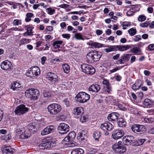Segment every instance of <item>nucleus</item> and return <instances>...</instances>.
Returning <instances> with one entry per match:
<instances>
[{
    "label": "nucleus",
    "mask_w": 154,
    "mask_h": 154,
    "mask_svg": "<svg viewBox=\"0 0 154 154\" xmlns=\"http://www.w3.org/2000/svg\"><path fill=\"white\" fill-rule=\"evenodd\" d=\"M116 51L118 50L123 51H126L131 48L129 45H115Z\"/></svg>",
    "instance_id": "20"
},
{
    "label": "nucleus",
    "mask_w": 154,
    "mask_h": 154,
    "mask_svg": "<svg viewBox=\"0 0 154 154\" xmlns=\"http://www.w3.org/2000/svg\"><path fill=\"white\" fill-rule=\"evenodd\" d=\"M153 8L152 7H149L147 8V11H148V12L149 13H152L153 12Z\"/></svg>",
    "instance_id": "63"
},
{
    "label": "nucleus",
    "mask_w": 154,
    "mask_h": 154,
    "mask_svg": "<svg viewBox=\"0 0 154 154\" xmlns=\"http://www.w3.org/2000/svg\"><path fill=\"white\" fill-rule=\"evenodd\" d=\"M15 134L21 139H27L31 136L30 133L26 132L24 127L22 126L17 127L15 131Z\"/></svg>",
    "instance_id": "1"
},
{
    "label": "nucleus",
    "mask_w": 154,
    "mask_h": 154,
    "mask_svg": "<svg viewBox=\"0 0 154 154\" xmlns=\"http://www.w3.org/2000/svg\"><path fill=\"white\" fill-rule=\"evenodd\" d=\"M76 136V134L74 131H71L68 134V137L69 139L72 140L74 139Z\"/></svg>",
    "instance_id": "45"
},
{
    "label": "nucleus",
    "mask_w": 154,
    "mask_h": 154,
    "mask_svg": "<svg viewBox=\"0 0 154 154\" xmlns=\"http://www.w3.org/2000/svg\"><path fill=\"white\" fill-rule=\"evenodd\" d=\"M62 36L64 38L69 39L70 38V35L69 34H64L62 35Z\"/></svg>",
    "instance_id": "61"
},
{
    "label": "nucleus",
    "mask_w": 154,
    "mask_h": 154,
    "mask_svg": "<svg viewBox=\"0 0 154 154\" xmlns=\"http://www.w3.org/2000/svg\"><path fill=\"white\" fill-rule=\"evenodd\" d=\"M148 21H146L145 22L141 23L140 24V26L141 27L145 28L147 27L149 25Z\"/></svg>",
    "instance_id": "58"
},
{
    "label": "nucleus",
    "mask_w": 154,
    "mask_h": 154,
    "mask_svg": "<svg viewBox=\"0 0 154 154\" xmlns=\"http://www.w3.org/2000/svg\"><path fill=\"white\" fill-rule=\"evenodd\" d=\"M104 90L107 92H109L112 90V88L110 85L106 87H104Z\"/></svg>",
    "instance_id": "56"
},
{
    "label": "nucleus",
    "mask_w": 154,
    "mask_h": 154,
    "mask_svg": "<svg viewBox=\"0 0 154 154\" xmlns=\"http://www.w3.org/2000/svg\"><path fill=\"white\" fill-rule=\"evenodd\" d=\"M55 127L54 125H49L41 131V134L45 135L53 132L55 130Z\"/></svg>",
    "instance_id": "15"
},
{
    "label": "nucleus",
    "mask_w": 154,
    "mask_h": 154,
    "mask_svg": "<svg viewBox=\"0 0 154 154\" xmlns=\"http://www.w3.org/2000/svg\"><path fill=\"white\" fill-rule=\"evenodd\" d=\"M131 25L130 22L127 21H124L122 24V26L123 29H126L127 27H129Z\"/></svg>",
    "instance_id": "43"
},
{
    "label": "nucleus",
    "mask_w": 154,
    "mask_h": 154,
    "mask_svg": "<svg viewBox=\"0 0 154 154\" xmlns=\"http://www.w3.org/2000/svg\"><path fill=\"white\" fill-rule=\"evenodd\" d=\"M130 51L137 55H140L142 54L141 50L138 47H135L131 48Z\"/></svg>",
    "instance_id": "28"
},
{
    "label": "nucleus",
    "mask_w": 154,
    "mask_h": 154,
    "mask_svg": "<svg viewBox=\"0 0 154 154\" xmlns=\"http://www.w3.org/2000/svg\"><path fill=\"white\" fill-rule=\"evenodd\" d=\"M79 146V144L76 142H70L68 143V145L67 146L68 147H78Z\"/></svg>",
    "instance_id": "53"
},
{
    "label": "nucleus",
    "mask_w": 154,
    "mask_h": 154,
    "mask_svg": "<svg viewBox=\"0 0 154 154\" xmlns=\"http://www.w3.org/2000/svg\"><path fill=\"white\" fill-rule=\"evenodd\" d=\"M84 151L81 148H76L72 150L71 154H82Z\"/></svg>",
    "instance_id": "32"
},
{
    "label": "nucleus",
    "mask_w": 154,
    "mask_h": 154,
    "mask_svg": "<svg viewBox=\"0 0 154 154\" xmlns=\"http://www.w3.org/2000/svg\"><path fill=\"white\" fill-rule=\"evenodd\" d=\"M0 66L2 69L4 70H8L11 68L12 64L10 62L6 60L2 62Z\"/></svg>",
    "instance_id": "19"
},
{
    "label": "nucleus",
    "mask_w": 154,
    "mask_h": 154,
    "mask_svg": "<svg viewBox=\"0 0 154 154\" xmlns=\"http://www.w3.org/2000/svg\"><path fill=\"white\" fill-rule=\"evenodd\" d=\"M46 11L50 15H53L55 12V10L51 8H48Z\"/></svg>",
    "instance_id": "49"
},
{
    "label": "nucleus",
    "mask_w": 154,
    "mask_h": 154,
    "mask_svg": "<svg viewBox=\"0 0 154 154\" xmlns=\"http://www.w3.org/2000/svg\"><path fill=\"white\" fill-rule=\"evenodd\" d=\"M48 112L51 115H55L59 113L62 109V107L60 105L53 103L48 105L47 107Z\"/></svg>",
    "instance_id": "2"
},
{
    "label": "nucleus",
    "mask_w": 154,
    "mask_h": 154,
    "mask_svg": "<svg viewBox=\"0 0 154 154\" xmlns=\"http://www.w3.org/2000/svg\"><path fill=\"white\" fill-rule=\"evenodd\" d=\"M75 37L78 40H84L83 37L80 33H76L75 34Z\"/></svg>",
    "instance_id": "50"
},
{
    "label": "nucleus",
    "mask_w": 154,
    "mask_h": 154,
    "mask_svg": "<svg viewBox=\"0 0 154 154\" xmlns=\"http://www.w3.org/2000/svg\"><path fill=\"white\" fill-rule=\"evenodd\" d=\"M89 45L91 46L92 48H100L103 46L104 44L100 43L97 42H90L89 43Z\"/></svg>",
    "instance_id": "23"
},
{
    "label": "nucleus",
    "mask_w": 154,
    "mask_h": 154,
    "mask_svg": "<svg viewBox=\"0 0 154 154\" xmlns=\"http://www.w3.org/2000/svg\"><path fill=\"white\" fill-rule=\"evenodd\" d=\"M14 149L10 146H5L2 150L3 154H12Z\"/></svg>",
    "instance_id": "21"
},
{
    "label": "nucleus",
    "mask_w": 154,
    "mask_h": 154,
    "mask_svg": "<svg viewBox=\"0 0 154 154\" xmlns=\"http://www.w3.org/2000/svg\"><path fill=\"white\" fill-rule=\"evenodd\" d=\"M118 123L120 127H123L125 126L126 123L124 119L120 118L119 119Z\"/></svg>",
    "instance_id": "38"
},
{
    "label": "nucleus",
    "mask_w": 154,
    "mask_h": 154,
    "mask_svg": "<svg viewBox=\"0 0 154 154\" xmlns=\"http://www.w3.org/2000/svg\"><path fill=\"white\" fill-rule=\"evenodd\" d=\"M131 128L132 131L135 133L145 131L146 130L144 126L142 125L138 124L133 125Z\"/></svg>",
    "instance_id": "11"
},
{
    "label": "nucleus",
    "mask_w": 154,
    "mask_h": 154,
    "mask_svg": "<svg viewBox=\"0 0 154 154\" xmlns=\"http://www.w3.org/2000/svg\"><path fill=\"white\" fill-rule=\"evenodd\" d=\"M29 131H31L35 128V122H32L29 124L28 126Z\"/></svg>",
    "instance_id": "51"
},
{
    "label": "nucleus",
    "mask_w": 154,
    "mask_h": 154,
    "mask_svg": "<svg viewBox=\"0 0 154 154\" xmlns=\"http://www.w3.org/2000/svg\"><path fill=\"white\" fill-rule=\"evenodd\" d=\"M128 32L130 36H133L137 33V30L135 28H132L128 30Z\"/></svg>",
    "instance_id": "40"
},
{
    "label": "nucleus",
    "mask_w": 154,
    "mask_h": 154,
    "mask_svg": "<svg viewBox=\"0 0 154 154\" xmlns=\"http://www.w3.org/2000/svg\"><path fill=\"white\" fill-rule=\"evenodd\" d=\"M100 128L105 132L106 135L109 134V131L112 130L113 128V126L111 123L109 122H106L101 125Z\"/></svg>",
    "instance_id": "7"
},
{
    "label": "nucleus",
    "mask_w": 154,
    "mask_h": 154,
    "mask_svg": "<svg viewBox=\"0 0 154 154\" xmlns=\"http://www.w3.org/2000/svg\"><path fill=\"white\" fill-rule=\"evenodd\" d=\"M34 76L35 77L39 75L40 73V71L39 67L37 66H34L31 68Z\"/></svg>",
    "instance_id": "27"
},
{
    "label": "nucleus",
    "mask_w": 154,
    "mask_h": 154,
    "mask_svg": "<svg viewBox=\"0 0 154 154\" xmlns=\"http://www.w3.org/2000/svg\"><path fill=\"white\" fill-rule=\"evenodd\" d=\"M63 43V41H57L55 42L53 44V46L54 48H60V45Z\"/></svg>",
    "instance_id": "42"
},
{
    "label": "nucleus",
    "mask_w": 154,
    "mask_h": 154,
    "mask_svg": "<svg viewBox=\"0 0 154 154\" xmlns=\"http://www.w3.org/2000/svg\"><path fill=\"white\" fill-rule=\"evenodd\" d=\"M142 81L140 80L136 81L132 86V88L134 90H136L140 89L141 86Z\"/></svg>",
    "instance_id": "22"
},
{
    "label": "nucleus",
    "mask_w": 154,
    "mask_h": 154,
    "mask_svg": "<svg viewBox=\"0 0 154 154\" xmlns=\"http://www.w3.org/2000/svg\"><path fill=\"white\" fill-rule=\"evenodd\" d=\"M106 47L108 48L105 49L104 50L106 52L108 53L112 51H116L115 45L109 46L108 45Z\"/></svg>",
    "instance_id": "31"
},
{
    "label": "nucleus",
    "mask_w": 154,
    "mask_h": 154,
    "mask_svg": "<svg viewBox=\"0 0 154 154\" xmlns=\"http://www.w3.org/2000/svg\"><path fill=\"white\" fill-rule=\"evenodd\" d=\"M54 142L50 138H46L43 139L41 143L39 145V147L40 149H47L53 146L54 144Z\"/></svg>",
    "instance_id": "6"
},
{
    "label": "nucleus",
    "mask_w": 154,
    "mask_h": 154,
    "mask_svg": "<svg viewBox=\"0 0 154 154\" xmlns=\"http://www.w3.org/2000/svg\"><path fill=\"white\" fill-rule=\"evenodd\" d=\"M64 72L66 73H68L70 71V67L69 65L67 64H63L62 65Z\"/></svg>",
    "instance_id": "36"
},
{
    "label": "nucleus",
    "mask_w": 154,
    "mask_h": 154,
    "mask_svg": "<svg viewBox=\"0 0 154 154\" xmlns=\"http://www.w3.org/2000/svg\"><path fill=\"white\" fill-rule=\"evenodd\" d=\"M71 140L69 139V138L67 137H65L62 141V144L64 145H68V143H70V141Z\"/></svg>",
    "instance_id": "46"
},
{
    "label": "nucleus",
    "mask_w": 154,
    "mask_h": 154,
    "mask_svg": "<svg viewBox=\"0 0 154 154\" xmlns=\"http://www.w3.org/2000/svg\"><path fill=\"white\" fill-rule=\"evenodd\" d=\"M75 98L78 102L83 103L87 102L90 98L89 94L84 92H79L76 95Z\"/></svg>",
    "instance_id": "5"
},
{
    "label": "nucleus",
    "mask_w": 154,
    "mask_h": 154,
    "mask_svg": "<svg viewBox=\"0 0 154 154\" xmlns=\"http://www.w3.org/2000/svg\"><path fill=\"white\" fill-rule=\"evenodd\" d=\"M26 75L28 77L32 78L35 77L31 68H29L26 73Z\"/></svg>",
    "instance_id": "47"
},
{
    "label": "nucleus",
    "mask_w": 154,
    "mask_h": 154,
    "mask_svg": "<svg viewBox=\"0 0 154 154\" xmlns=\"http://www.w3.org/2000/svg\"><path fill=\"white\" fill-rule=\"evenodd\" d=\"M118 107L122 110H125L126 109V107L124 106V104H119L118 105Z\"/></svg>",
    "instance_id": "60"
},
{
    "label": "nucleus",
    "mask_w": 154,
    "mask_h": 154,
    "mask_svg": "<svg viewBox=\"0 0 154 154\" xmlns=\"http://www.w3.org/2000/svg\"><path fill=\"white\" fill-rule=\"evenodd\" d=\"M154 104V102L153 101L149 99H145L143 102V104L146 106H150Z\"/></svg>",
    "instance_id": "33"
},
{
    "label": "nucleus",
    "mask_w": 154,
    "mask_h": 154,
    "mask_svg": "<svg viewBox=\"0 0 154 154\" xmlns=\"http://www.w3.org/2000/svg\"><path fill=\"white\" fill-rule=\"evenodd\" d=\"M81 68L82 71L88 74H92L95 72L94 68L90 65L83 64L81 65Z\"/></svg>",
    "instance_id": "8"
},
{
    "label": "nucleus",
    "mask_w": 154,
    "mask_h": 154,
    "mask_svg": "<svg viewBox=\"0 0 154 154\" xmlns=\"http://www.w3.org/2000/svg\"><path fill=\"white\" fill-rule=\"evenodd\" d=\"M43 95L45 97H50L51 96V92L47 91H44L43 93Z\"/></svg>",
    "instance_id": "52"
},
{
    "label": "nucleus",
    "mask_w": 154,
    "mask_h": 154,
    "mask_svg": "<svg viewBox=\"0 0 154 154\" xmlns=\"http://www.w3.org/2000/svg\"><path fill=\"white\" fill-rule=\"evenodd\" d=\"M33 27H29L27 28V31L23 34V35L25 36L26 35H30L32 33V30Z\"/></svg>",
    "instance_id": "39"
},
{
    "label": "nucleus",
    "mask_w": 154,
    "mask_h": 154,
    "mask_svg": "<svg viewBox=\"0 0 154 154\" xmlns=\"http://www.w3.org/2000/svg\"><path fill=\"white\" fill-rule=\"evenodd\" d=\"M28 109L24 105L22 104L16 108L15 111L16 114L21 115L28 111Z\"/></svg>",
    "instance_id": "12"
},
{
    "label": "nucleus",
    "mask_w": 154,
    "mask_h": 154,
    "mask_svg": "<svg viewBox=\"0 0 154 154\" xmlns=\"http://www.w3.org/2000/svg\"><path fill=\"white\" fill-rule=\"evenodd\" d=\"M31 41V40L29 39L23 38L20 40L19 42V45H22L25 44L29 43Z\"/></svg>",
    "instance_id": "34"
},
{
    "label": "nucleus",
    "mask_w": 154,
    "mask_h": 154,
    "mask_svg": "<svg viewBox=\"0 0 154 154\" xmlns=\"http://www.w3.org/2000/svg\"><path fill=\"white\" fill-rule=\"evenodd\" d=\"M148 48L150 50H154V44H151L149 45L148 46Z\"/></svg>",
    "instance_id": "64"
},
{
    "label": "nucleus",
    "mask_w": 154,
    "mask_h": 154,
    "mask_svg": "<svg viewBox=\"0 0 154 154\" xmlns=\"http://www.w3.org/2000/svg\"><path fill=\"white\" fill-rule=\"evenodd\" d=\"M124 134L123 130L117 129L113 131L112 137L113 139L117 140L121 138L124 135Z\"/></svg>",
    "instance_id": "13"
},
{
    "label": "nucleus",
    "mask_w": 154,
    "mask_h": 154,
    "mask_svg": "<svg viewBox=\"0 0 154 154\" xmlns=\"http://www.w3.org/2000/svg\"><path fill=\"white\" fill-rule=\"evenodd\" d=\"M20 86V84L18 82H15L12 84L10 88L14 91L17 90Z\"/></svg>",
    "instance_id": "30"
},
{
    "label": "nucleus",
    "mask_w": 154,
    "mask_h": 154,
    "mask_svg": "<svg viewBox=\"0 0 154 154\" xmlns=\"http://www.w3.org/2000/svg\"><path fill=\"white\" fill-rule=\"evenodd\" d=\"M131 54H125L121 56V58L119 59L118 62L121 64H124L125 62L128 61L130 58V57Z\"/></svg>",
    "instance_id": "17"
},
{
    "label": "nucleus",
    "mask_w": 154,
    "mask_h": 154,
    "mask_svg": "<svg viewBox=\"0 0 154 154\" xmlns=\"http://www.w3.org/2000/svg\"><path fill=\"white\" fill-rule=\"evenodd\" d=\"M48 80L55 82H57L58 77L56 74L52 72H48L47 74Z\"/></svg>",
    "instance_id": "16"
},
{
    "label": "nucleus",
    "mask_w": 154,
    "mask_h": 154,
    "mask_svg": "<svg viewBox=\"0 0 154 154\" xmlns=\"http://www.w3.org/2000/svg\"><path fill=\"white\" fill-rule=\"evenodd\" d=\"M141 39V36L139 35H136L134 37L133 40L135 42H137Z\"/></svg>",
    "instance_id": "57"
},
{
    "label": "nucleus",
    "mask_w": 154,
    "mask_h": 154,
    "mask_svg": "<svg viewBox=\"0 0 154 154\" xmlns=\"http://www.w3.org/2000/svg\"><path fill=\"white\" fill-rule=\"evenodd\" d=\"M57 85L60 89H66L67 84L66 82H63L62 81L58 82Z\"/></svg>",
    "instance_id": "29"
},
{
    "label": "nucleus",
    "mask_w": 154,
    "mask_h": 154,
    "mask_svg": "<svg viewBox=\"0 0 154 154\" xmlns=\"http://www.w3.org/2000/svg\"><path fill=\"white\" fill-rule=\"evenodd\" d=\"M84 112V109L82 107H78L74 109V113L76 116H81L83 114Z\"/></svg>",
    "instance_id": "25"
},
{
    "label": "nucleus",
    "mask_w": 154,
    "mask_h": 154,
    "mask_svg": "<svg viewBox=\"0 0 154 154\" xmlns=\"http://www.w3.org/2000/svg\"><path fill=\"white\" fill-rule=\"evenodd\" d=\"M13 23L15 26L21 25L22 20L20 19H14L13 21Z\"/></svg>",
    "instance_id": "44"
},
{
    "label": "nucleus",
    "mask_w": 154,
    "mask_h": 154,
    "mask_svg": "<svg viewBox=\"0 0 154 154\" xmlns=\"http://www.w3.org/2000/svg\"><path fill=\"white\" fill-rule=\"evenodd\" d=\"M69 126L65 123H61L58 127L59 132L61 134H65L69 131Z\"/></svg>",
    "instance_id": "10"
},
{
    "label": "nucleus",
    "mask_w": 154,
    "mask_h": 154,
    "mask_svg": "<svg viewBox=\"0 0 154 154\" xmlns=\"http://www.w3.org/2000/svg\"><path fill=\"white\" fill-rule=\"evenodd\" d=\"M88 119V116L86 115H84L80 118V120L82 123L86 122Z\"/></svg>",
    "instance_id": "54"
},
{
    "label": "nucleus",
    "mask_w": 154,
    "mask_h": 154,
    "mask_svg": "<svg viewBox=\"0 0 154 154\" xmlns=\"http://www.w3.org/2000/svg\"><path fill=\"white\" fill-rule=\"evenodd\" d=\"M93 136L96 140L98 141L101 136L100 132L99 131H95L93 133Z\"/></svg>",
    "instance_id": "37"
},
{
    "label": "nucleus",
    "mask_w": 154,
    "mask_h": 154,
    "mask_svg": "<svg viewBox=\"0 0 154 154\" xmlns=\"http://www.w3.org/2000/svg\"><path fill=\"white\" fill-rule=\"evenodd\" d=\"M25 96L34 100L37 99L39 95L38 91L36 89H29L26 90L25 92Z\"/></svg>",
    "instance_id": "4"
},
{
    "label": "nucleus",
    "mask_w": 154,
    "mask_h": 154,
    "mask_svg": "<svg viewBox=\"0 0 154 154\" xmlns=\"http://www.w3.org/2000/svg\"><path fill=\"white\" fill-rule=\"evenodd\" d=\"M86 132L84 131H82L79 132L77 137L78 139L80 141H82L85 139L87 135H86Z\"/></svg>",
    "instance_id": "26"
},
{
    "label": "nucleus",
    "mask_w": 154,
    "mask_h": 154,
    "mask_svg": "<svg viewBox=\"0 0 154 154\" xmlns=\"http://www.w3.org/2000/svg\"><path fill=\"white\" fill-rule=\"evenodd\" d=\"M119 116L120 115L118 113L112 112L108 115L107 118L110 121H115L118 119Z\"/></svg>",
    "instance_id": "18"
},
{
    "label": "nucleus",
    "mask_w": 154,
    "mask_h": 154,
    "mask_svg": "<svg viewBox=\"0 0 154 154\" xmlns=\"http://www.w3.org/2000/svg\"><path fill=\"white\" fill-rule=\"evenodd\" d=\"M101 56V52L97 51H91L88 53L86 58L90 61L96 62L99 60Z\"/></svg>",
    "instance_id": "3"
},
{
    "label": "nucleus",
    "mask_w": 154,
    "mask_h": 154,
    "mask_svg": "<svg viewBox=\"0 0 154 154\" xmlns=\"http://www.w3.org/2000/svg\"><path fill=\"white\" fill-rule=\"evenodd\" d=\"M145 141L144 139H140L138 140L136 142L134 146H138L142 145Z\"/></svg>",
    "instance_id": "41"
},
{
    "label": "nucleus",
    "mask_w": 154,
    "mask_h": 154,
    "mask_svg": "<svg viewBox=\"0 0 154 154\" xmlns=\"http://www.w3.org/2000/svg\"><path fill=\"white\" fill-rule=\"evenodd\" d=\"M63 102L64 103V104L66 105L67 107L70 106V103L68 99H66L63 100Z\"/></svg>",
    "instance_id": "59"
},
{
    "label": "nucleus",
    "mask_w": 154,
    "mask_h": 154,
    "mask_svg": "<svg viewBox=\"0 0 154 154\" xmlns=\"http://www.w3.org/2000/svg\"><path fill=\"white\" fill-rule=\"evenodd\" d=\"M102 83L103 85H104V87H106L109 85V82L108 81L106 80H103L102 82Z\"/></svg>",
    "instance_id": "62"
},
{
    "label": "nucleus",
    "mask_w": 154,
    "mask_h": 154,
    "mask_svg": "<svg viewBox=\"0 0 154 154\" xmlns=\"http://www.w3.org/2000/svg\"><path fill=\"white\" fill-rule=\"evenodd\" d=\"M100 89V86L97 84L92 85L88 88L89 91L94 92H98Z\"/></svg>",
    "instance_id": "24"
},
{
    "label": "nucleus",
    "mask_w": 154,
    "mask_h": 154,
    "mask_svg": "<svg viewBox=\"0 0 154 154\" xmlns=\"http://www.w3.org/2000/svg\"><path fill=\"white\" fill-rule=\"evenodd\" d=\"M34 16V14L32 13H28L26 15V18L25 21L26 22H28L31 20V18L32 17Z\"/></svg>",
    "instance_id": "35"
},
{
    "label": "nucleus",
    "mask_w": 154,
    "mask_h": 154,
    "mask_svg": "<svg viewBox=\"0 0 154 154\" xmlns=\"http://www.w3.org/2000/svg\"><path fill=\"white\" fill-rule=\"evenodd\" d=\"M135 12L134 9L131 8L129 10L127 11L126 14L128 16H131L133 15Z\"/></svg>",
    "instance_id": "48"
},
{
    "label": "nucleus",
    "mask_w": 154,
    "mask_h": 154,
    "mask_svg": "<svg viewBox=\"0 0 154 154\" xmlns=\"http://www.w3.org/2000/svg\"><path fill=\"white\" fill-rule=\"evenodd\" d=\"M134 137L132 136L127 135L124 136L123 138V143L125 145L128 146L132 145L134 146Z\"/></svg>",
    "instance_id": "9"
},
{
    "label": "nucleus",
    "mask_w": 154,
    "mask_h": 154,
    "mask_svg": "<svg viewBox=\"0 0 154 154\" xmlns=\"http://www.w3.org/2000/svg\"><path fill=\"white\" fill-rule=\"evenodd\" d=\"M146 17L143 15H140L138 17V20L140 22H142L145 20Z\"/></svg>",
    "instance_id": "55"
},
{
    "label": "nucleus",
    "mask_w": 154,
    "mask_h": 154,
    "mask_svg": "<svg viewBox=\"0 0 154 154\" xmlns=\"http://www.w3.org/2000/svg\"><path fill=\"white\" fill-rule=\"evenodd\" d=\"M113 149L116 152L122 154L125 152L126 148L123 146H119L118 144H114L112 147Z\"/></svg>",
    "instance_id": "14"
}]
</instances>
